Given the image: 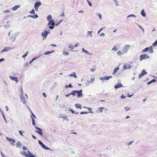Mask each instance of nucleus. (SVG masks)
Here are the masks:
<instances>
[{
    "label": "nucleus",
    "instance_id": "obj_46",
    "mask_svg": "<svg viewBox=\"0 0 157 157\" xmlns=\"http://www.w3.org/2000/svg\"><path fill=\"white\" fill-rule=\"evenodd\" d=\"M18 132L21 136H23L22 134V131L19 130L18 131Z\"/></svg>",
    "mask_w": 157,
    "mask_h": 157
},
{
    "label": "nucleus",
    "instance_id": "obj_58",
    "mask_svg": "<svg viewBox=\"0 0 157 157\" xmlns=\"http://www.w3.org/2000/svg\"><path fill=\"white\" fill-rule=\"evenodd\" d=\"M60 16H62V17H64V12H62L61 13V15Z\"/></svg>",
    "mask_w": 157,
    "mask_h": 157
},
{
    "label": "nucleus",
    "instance_id": "obj_9",
    "mask_svg": "<svg viewBox=\"0 0 157 157\" xmlns=\"http://www.w3.org/2000/svg\"><path fill=\"white\" fill-rule=\"evenodd\" d=\"M131 67V65L128 63L124 64L123 66V68L124 69H129Z\"/></svg>",
    "mask_w": 157,
    "mask_h": 157
},
{
    "label": "nucleus",
    "instance_id": "obj_32",
    "mask_svg": "<svg viewBox=\"0 0 157 157\" xmlns=\"http://www.w3.org/2000/svg\"><path fill=\"white\" fill-rule=\"evenodd\" d=\"M38 144L41 146H42L43 145H44V144L40 140H38Z\"/></svg>",
    "mask_w": 157,
    "mask_h": 157
},
{
    "label": "nucleus",
    "instance_id": "obj_53",
    "mask_svg": "<svg viewBox=\"0 0 157 157\" xmlns=\"http://www.w3.org/2000/svg\"><path fill=\"white\" fill-rule=\"evenodd\" d=\"M99 16V17L100 19H101V15L100 13H99L98 14Z\"/></svg>",
    "mask_w": 157,
    "mask_h": 157
},
{
    "label": "nucleus",
    "instance_id": "obj_18",
    "mask_svg": "<svg viewBox=\"0 0 157 157\" xmlns=\"http://www.w3.org/2000/svg\"><path fill=\"white\" fill-rule=\"evenodd\" d=\"M75 106L77 108L79 109H80L82 108L81 105L79 104H75Z\"/></svg>",
    "mask_w": 157,
    "mask_h": 157
},
{
    "label": "nucleus",
    "instance_id": "obj_33",
    "mask_svg": "<svg viewBox=\"0 0 157 157\" xmlns=\"http://www.w3.org/2000/svg\"><path fill=\"white\" fill-rule=\"evenodd\" d=\"M117 50V46H114L112 49V50L114 51H116Z\"/></svg>",
    "mask_w": 157,
    "mask_h": 157
},
{
    "label": "nucleus",
    "instance_id": "obj_54",
    "mask_svg": "<svg viewBox=\"0 0 157 157\" xmlns=\"http://www.w3.org/2000/svg\"><path fill=\"white\" fill-rule=\"evenodd\" d=\"M90 70L93 72H94L95 70V69L94 68H93L90 69Z\"/></svg>",
    "mask_w": 157,
    "mask_h": 157
},
{
    "label": "nucleus",
    "instance_id": "obj_60",
    "mask_svg": "<svg viewBox=\"0 0 157 157\" xmlns=\"http://www.w3.org/2000/svg\"><path fill=\"white\" fill-rule=\"evenodd\" d=\"M121 98H122H122H125V96H123V94H122V95L121 96Z\"/></svg>",
    "mask_w": 157,
    "mask_h": 157
},
{
    "label": "nucleus",
    "instance_id": "obj_34",
    "mask_svg": "<svg viewBox=\"0 0 157 157\" xmlns=\"http://www.w3.org/2000/svg\"><path fill=\"white\" fill-rule=\"evenodd\" d=\"M117 54L118 55L120 56L123 54V52L121 51H119L117 52Z\"/></svg>",
    "mask_w": 157,
    "mask_h": 157
},
{
    "label": "nucleus",
    "instance_id": "obj_12",
    "mask_svg": "<svg viewBox=\"0 0 157 157\" xmlns=\"http://www.w3.org/2000/svg\"><path fill=\"white\" fill-rule=\"evenodd\" d=\"M12 48L10 47H5L1 51V53H2L5 52H7L8 51H10V49H12Z\"/></svg>",
    "mask_w": 157,
    "mask_h": 157
},
{
    "label": "nucleus",
    "instance_id": "obj_4",
    "mask_svg": "<svg viewBox=\"0 0 157 157\" xmlns=\"http://www.w3.org/2000/svg\"><path fill=\"white\" fill-rule=\"evenodd\" d=\"M29 152H30L28 150L27 151V152L28 153V154H27L26 153V152L25 151H22L20 152V154L25 156V157H30V154L29 153Z\"/></svg>",
    "mask_w": 157,
    "mask_h": 157
},
{
    "label": "nucleus",
    "instance_id": "obj_29",
    "mask_svg": "<svg viewBox=\"0 0 157 157\" xmlns=\"http://www.w3.org/2000/svg\"><path fill=\"white\" fill-rule=\"evenodd\" d=\"M156 81V80L155 79H153L152 80H151L149 82H148L147 83V84H151L153 82H155Z\"/></svg>",
    "mask_w": 157,
    "mask_h": 157
},
{
    "label": "nucleus",
    "instance_id": "obj_41",
    "mask_svg": "<svg viewBox=\"0 0 157 157\" xmlns=\"http://www.w3.org/2000/svg\"><path fill=\"white\" fill-rule=\"evenodd\" d=\"M75 92H74V91H72V92L70 93V95H72L73 96H75Z\"/></svg>",
    "mask_w": 157,
    "mask_h": 157
},
{
    "label": "nucleus",
    "instance_id": "obj_49",
    "mask_svg": "<svg viewBox=\"0 0 157 157\" xmlns=\"http://www.w3.org/2000/svg\"><path fill=\"white\" fill-rule=\"evenodd\" d=\"M87 109L89 110L90 112V113H92V112L91 111L92 109L90 107H88L87 108Z\"/></svg>",
    "mask_w": 157,
    "mask_h": 157
},
{
    "label": "nucleus",
    "instance_id": "obj_47",
    "mask_svg": "<svg viewBox=\"0 0 157 157\" xmlns=\"http://www.w3.org/2000/svg\"><path fill=\"white\" fill-rule=\"evenodd\" d=\"M22 149L24 150H26L27 149L26 147L25 146H23L22 147Z\"/></svg>",
    "mask_w": 157,
    "mask_h": 157
},
{
    "label": "nucleus",
    "instance_id": "obj_44",
    "mask_svg": "<svg viewBox=\"0 0 157 157\" xmlns=\"http://www.w3.org/2000/svg\"><path fill=\"white\" fill-rule=\"evenodd\" d=\"M88 112H86V111H84V112H82L80 113V114H87L88 113Z\"/></svg>",
    "mask_w": 157,
    "mask_h": 157
},
{
    "label": "nucleus",
    "instance_id": "obj_27",
    "mask_svg": "<svg viewBox=\"0 0 157 157\" xmlns=\"http://www.w3.org/2000/svg\"><path fill=\"white\" fill-rule=\"evenodd\" d=\"M82 51L83 52L85 53L89 54V53H88V52L87 50H85L84 48H82Z\"/></svg>",
    "mask_w": 157,
    "mask_h": 157
},
{
    "label": "nucleus",
    "instance_id": "obj_7",
    "mask_svg": "<svg viewBox=\"0 0 157 157\" xmlns=\"http://www.w3.org/2000/svg\"><path fill=\"white\" fill-rule=\"evenodd\" d=\"M41 4V3L40 2H36L35 4L34 8L36 11H38V8Z\"/></svg>",
    "mask_w": 157,
    "mask_h": 157
},
{
    "label": "nucleus",
    "instance_id": "obj_14",
    "mask_svg": "<svg viewBox=\"0 0 157 157\" xmlns=\"http://www.w3.org/2000/svg\"><path fill=\"white\" fill-rule=\"evenodd\" d=\"M21 101L23 104H25L26 103L25 98L22 95L21 96Z\"/></svg>",
    "mask_w": 157,
    "mask_h": 157
},
{
    "label": "nucleus",
    "instance_id": "obj_45",
    "mask_svg": "<svg viewBox=\"0 0 157 157\" xmlns=\"http://www.w3.org/2000/svg\"><path fill=\"white\" fill-rule=\"evenodd\" d=\"M32 124H33L34 125H35V120L33 118H32Z\"/></svg>",
    "mask_w": 157,
    "mask_h": 157
},
{
    "label": "nucleus",
    "instance_id": "obj_42",
    "mask_svg": "<svg viewBox=\"0 0 157 157\" xmlns=\"http://www.w3.org/2000/svg\"><path fill=\"white\" fill-rule=\"evenodd\" d=\"M28 52H28V51L27 52H26V53L25 54H24V55L22 56V57L23 58H25V57L27 56V54H28Z\"/></svg>",
    "mask_w": 157,
    "mask_h": 157
},
{
    "label": "nucleus",
    "instance_id": "obj_5",
    "mask_svg": "<svg viewBox=\"0 0 157 157\" xmlns=\"http://www.w3.org/2000/svg\"><path fill=\"white\" fill-rule=\"evenodd\" d=\"M130 47V46L128 45H126L123 49V52L124 53H126L129 50Z\"/></svg>",
    "mask_w": 157,
    "mask_h": 157
},
{
    "label": "nucleus",
    "instance_id": "obj_28",
    "mask_svg": "<svg viewBox=\"0 0 157 157\" xmlns=\"http://www.w3.org/2000/svg\"><path fill=\"white\" fill-rule=\"evenodd\" d=\"M112 76H107L105 77V80H108L110 78H112Z\"/></svg>",
    "mask_w": 157,
    "mask_h": 157
},
{
    "label": "nucleus",
    "instance_id": "obj_21",
    "mask_svg": "<svg viewBox=\"0 0 157 157\" xmlns=\"http://www.w3.org/2000/svg\"><path fill=\"white\" fill-rule=\"evenodd\" d=\"M119 69V67H117L114 70V71L113 72V74L114 75L117 72L118 70Z\"/></svg>",
    "mask_w": 157,
    "mask_h": 157
},
{
    "label": "nucleus",
    "instance_id": "obj_26",
    "mask_svg": "<svg viewBox=\"0 0 157 157\" xmlns=\"http://www.w3.org/2000/svg\"><path fill=\"white\" fill-rule=\"evenodd\" d=\"M104 108V107L99 108L98 109V110L99 112L101 113L103 109Z\"/></svg>",
    "mask_w": 157,
    "mask_h": 157
},
{
    "label": "nucleus",
    "instance_id": "obj_23",
    "mask_svg": "<svg viewBox=\"0 0 157 157\" xmlns=\"http://www.w3.org/2000/svg\"><path fill=\"white\" fill-rule=\"evenodd\" d=\"M141 14L144 17H145L146 16V15L145 12L144 10H141Z\"/></svg>",
    "mask_w": 157,
    "mask_h": 157
},
{
    "label": "nucleus",
    "instance_id": "obj_56",
    "mask_svg": "<svg viewBox=\"0 0 157 157\" xmlns=\"http://www.w3.org/2000/svg\"><path fill=\"white\" fill-rule=\"evenodd\" d=\"M105 35V34L103 33H102L100 34V36H104Z\"/></svg>",
    "mask_w": 157,
    "mask_h": 157
},
{
    "label": "nucleus",
    "instance_id": "obj_2",
    "mask_svg": "<svg viewBox=\"0 0 157 157\" xmlns=\"http://www.w3.org/2000/svg\"><path fill=\"white\" fill-rule=\"evenodd\" d=\"M150 57L146 54L141 55L140 57V60L142 61L143 59H146L149 58Z\"/></svg>",
    "mask_w": 157,
    "mask_h": 157
},
{
    "label": "nucleus",
    "instance_id": "obj_43",
    "mask_svg": "<svg viewBox=\"0 0 157 157\" xmlns=\"http://www.w3.org/2000/svg\"><path fill=\"white\" fill-rule=\"evenodd\" d=\"M125 109L126 110V111H128L130 109V108L129 107H128V106H126L125 108Z\"/></svg>",
    "mask_w": 157,
    "mask_h": 157
},
{
    "label": "nucleus",
    "instance_id": "obj_55",
    "mask_svg": "<svg viewBox=\"0 0 157 157\" xmlns=\"http://www.w3.org/2000/svg\"><path fill=\"white\" fill-rule=\"evenodd\" d=\"M100 79L101 80H105V77H101L100 78Z\"/></svg>",
    "mask_w": 157,
    "mask_h": 157
},
{
    "label": "nucleus",
    "instance_id": "obj_50",
    "mask_svg": "<svg viewBox=\"0 0 157 157\" xmlns=\"http://www.w3.org/2000/svg\"><path fill=\"white\" fill-rule=\"evenodd\" d=\"M87 1L88 2V3H89V6H92L91 3L89 1V0H87Z\"/></svg>",
    "mask_w": 157,
    "mask_h": 157
},
{
    "label": "nucleus",
    "instance_id": "obj_57",
    "mask_svg": "<svg viewBox=\"0 0 157 157\" xmlns=\"http://www.w3.org/2000/svg\"><path fill=\"white\" fill-rule=\"evenodd\" d=\"M134 141L133 140L132 141H130L128 144V145H130L131 144H132V143Z\"/></svg>",
    "mask_w": 157,
    "mask_h": 157
},
{
    "label": "nucleus",
    "instance_id": "obj_40",
    "mask_svg": "<svg viewBox=\"0 0 157 157\" xmlns=\"http://www.w3.org/2000/svg\"><path fill=\"white\" fill-rule=\"evenodd\" d=\"M29 153L30 154V157H36L32 153L30 152H29Z\"/></svg>",
    "mask_w": 157,
    "mask_h": 157
},
{
    "label": "nucleus",
    "instance_id": "obj_51",
    "mask_svg": "<svg viewBox=\"0 0 157 157\" xmlns=\"http://www.w3.org/2000/svg\"><path fill=\"white\" fill-rule=\"evenodd\" d=\"M1 155L2 156V157H5V156L3 154L2 152V151H1Z\"/></svg>",
    "mask_w": 157,
    "mask_h": 157
},
{
    "label": "nucleus",
    "instance_id": "obj_10",
    "mask_svg": "<svg viewBox=\"0 0 157 157\" xmlns=\"http://www.w3.org/2000/svg\"><path fill=\"white\" fill-rule=\"evenodd\" d=\"M37 130L35 131V132L38 133L41 136H43L42 130L40 128H36Z\"/></svg>",
    "mask_w": 157,
    "mask_h": 157
},
{
    "label": "nucleus",
    "instance_id": "obj_20",
    "mask_svg": "<svg viewBox=\"0 0 157 157\" xmlns=\"http://www.w3.org/2000/svg\"><path fill=\"white\" fill-rule=\"evenodd\" d=\"M149 48V52L150 53H152L153 52V47L152 46H150Z\"/></svg>",
    "mask_w": 157,
    "mask_h": 157
},
{
    "label": "nucleus",
    "instance_id": "obj_15",
    "mask_svg": "<svg viewBox=\"0 0 157 157\" xmlns=\"http://www.w3.org/2000/svg\"><path fill=\"white\" fill-rule=\"evenodd\" d=\"M10 78L12 80L15 81L16 82H18L17 78V77H13L12 76H10Z\"/></svg>",
    "mask_w": 157,
    "mask_h": 157
},
{
    "label": "nucleus",
    "instance_id": "obj_3",
    "mask_svg": "<svg viewBox=\"0 0 157 157\" xmlns=\"http://www.w3.org/2000/svg\"><path fill=\"white\" fill-rule=\"evenodd\" d=\"M48 25L49 26V28L50 29H52L54 28V25H55V23L53 21L51 20L49 21L48 23Z\"/></svg>",
    "mask_w": 157,
    "mask_h": 157
},
{
    "label": "nucleus",
    "instance_id": "obj_36",
    "mask_svg": "<svg viewBox=\"0 0 157 157\" xmlns=\"http://www.w3.org/2000/svg\"><path fill=\"white\" fill-rule=\"evenodd\" d=\"M157 45V40L155 41L153 44L152 45L154 47H155Z\"/></svg>",
    "mask_w": 157,
    "mask_h": 157
},
{
    "label": "nucleus",
    "instance_id": "obj_59",
    "mask_svg": "<svg viewBox=\"0 0 157 157\" xmlns=\"http://www.w3.org/2000/svg\"><path fill=\"white\" fill-rule=\"evenodd\" d=\"M130 16H132V17H136V16L134 15V14H131V15H129L128 16V17H130Z\"/></svg>",
    "mask_w": 157,
    "mask_h": 157
},
{
    "label": "nucleus",
    "instance_id": "obj_39",
    "mask_svg": "<svg viewBox=\"0 0 157 157\" xmlns=\"http://www.w3.org/2000/svg\"><path fill=\"white\" fill-rule=\"evenodd\" d=\"M30 13L31 14H34L35 13V12L34 9H33L30 12Z\"/></svg>",
    "mask_w": 157,
    "mask_h": 157
},
{
    "label": "nucleus",
    "instance_id": "obj_16",
    "mask_svg": "<svg viewBox=\"0 0 157 157\" xmlns=\"http://www.w3.org/2000/svg\"><path fill=\"white\" fill-rule=\"evenodd\" d=\"M16 146L17 148H21L22 146V145L21 142L18 141H17L16 144Z\"/></svg>",
    "mask_w": 157,
    "mask_h": 157
},
{
    "label": "nucleus",
    "instance_id": "obj_62",
    "mask_svg": "<svg viewBox=\"0 0 157 157\" xmlns=\"http://www.w3.org/2000/svg\"><path fill=\"white\" fill-rule=\"evenodd\" d=\"M31 111V114L33 116L34 118H36V117H35V116L32 113V112Z\"/></svg>",
    "mask_w": 157,
    "mask_h": 157
},
{
    "label": "nucleus",
    "instance_id": "obj_22",
    "mask_svg": "<svg viewBox=\"0 0 157 157\" xmlns=\"http://www.w3.org/2000/svg\"><path fill=\"white\" fill-rule=\"evenodd\" d=\"M69 76L70 77H73L75 78H77V76L76 75V73L74 72L72 74L69 75Z\"/></svg>",
    "mask_w": 157,
    "mask_h": 157
},
{
    "label": "nucleus",
    "instance_id": "obj_13",
    "mask_svg": "<svg viewBox=\"0 0 157 157\" xmlns=\"http://www.w3.org/2000/svg\"><path fill=\"white\" fill-rule=\"evenodd\" d=\"M49 33L47 30H45L43 33H42V35L44 37V38H45L47 36V35Z\"/></svg>",
    "mask_w": 157,
    "mask_h": 157
},
{
    "label": "nucleus",
    "instance_id": "obj_64",
    "mask_svg": "<svg viewBox=\"0 0 157 157\" xmlns=\"http://www.w3.org/2000/svg\"><path fill=\"white\" fill-rule=\"evenodd\" d=\"M43 95L45 98H46V95L45 93H43Z\"/></svg>",
    "mask_w": 157,
    "mask_h": 157
},
{
    "label": "nucleus",
    "instance_id": "obj_31",
    "mask_svg": "<svg viewBox=\"0 0 157 157\" xmlns=\"http://www.w3.org/2000/svg\"><path fill=\"white\" fill-rule=\"evenodd\" d=\"M54 50H53V51H51V52H46L45 53H44V54L45 55H47L48 54H49L51 53H52V52H54Z\"/></svg>",
    "mask_w": 157,
    "mask_h": 157
},
{
    "label": "nucleus",
    "instance_id": "obj_35",
    "mask_svg": "<svg viewBox=\"0 0 157 157\" xmlns=\"http://www.w3.org/2000/svg\"><path fill=\"white\" fill-rule=\"evenodd\" d=\"M73 86L71 84H70L68 85H66L65 86L66 88H67L68 87L71 88Z\"/></svg>",
    "mask_w": 157,
    "mask_h": 157
},
{
    "label": "nucleus",
    "instance_id": "obj_38",
    "mask_svg": "<svg viewBox=\"0 0 157 157\" xmlns=\"http://www.w3.org/2000/svg\"><path fill=\"white\" fill-rule=\"evenodd\" d=\"M75 47L74 46H73L72 44H70L69 46V48L72 49H73Z\"/></svg>",
    "mask_w": 157,
    "mask_h": 157
},
{
    "label": "nucleus",
    "instance_id": "obj_48",
    "mask_svg": "<svg viewBox=\"0 0 157 157\" xmlns=\"http://www.w3.org/2000/svg\"><path fill=\"white\" fill-rule=\"evenodd\" d=\"M63 54L64 55H66V56H68L69 55V53L67 52H63Z\"/></svg>",
    "mask_w": 157,
    "mask_h": 157
},
{
    "label": "nucleus",
    "instance_id": "obj_1",
    "mask_svg": "<svg viewBox=\"0 0 157 157\" xmlns=\"http://www.w3.org/2000/svg\"><path fill=\"white\" fill-rule=\"evenodd\" d=\"M82 90H80L79 91L74 90V92H75L77 94V96L78 98L82 97L83 94H82Z\"/></svg>",
    "mask_w": 157,
    "mask_h": 157
},
{
    "label": "nucleus",
    "instance_id": "obj_11",
    "mask_svg": "<svg viewBox=\"0 0 157 157\" xmlns=\"http://www.w3.org/2000/svg\"><path fill=\"white\" fill-rule=\"evenodd\" d=\"M123 85L120 83H117L114 86V88L117 89L119 88L123 87Z\"/></svg>",
    "mask_w": 157,
    "mask_h": 157
},
{
    "label": "nucleus",
    "instance_id": "obj_8",
    "mask_svg": "<svg viewBox=\"0 0 157 157\" xmlns=\"http://www.w3.org/2000/svg\"><path fill=\"white\" fill-rule=\"evenodd\" d=\"M147 74V72L145 70H143L141 72V73L140 74H139L138 78H141L145 74Z\"/></svg>",
    "mask_w": 157,
    "mask_h": 157
},
{
    "label": "nucleus",
    "instance_id": "obj_17",
    "mask_svg": "<svg viewBox=\"0 0 157 157\" xmlns=\"http://www.w3.org/2000/svg\"><path fill=\"white\" fill-rule=\"evenodd\" d=\"M20 7V5H16L14 6H13L12 9V10H17V8H19Z\"/></svg>",
    "mask_w": 157,
    "mask_h": 157
},
{
    "label": "nucleus",
    "instance_id": "obj_61",
    "mask_svg": "<svg viewBox=\"0 0 157 157\" xmlns=\"http://www.w3.org/2000/svg\"><path fill=\"white\" fill-rule=\"evenodd\" d=\"M32 136L34 139H36V137L35 136H34L33 135H32Z\"/></svg>",
    "mask_w": 157,
    "mask_h": 157
},
{
    "label": "nucleus",
    "instance_id": "obj_6",
    "mask_svg": "<svg viewBox=\"0 0 157 157\" xmlns=\"http://www.w3.org/2000/svg\"><path fill=\"white\" fill-rule=\"evenodd\" d=\"M6 139L8 141H9L10 142H12L13 143H11V144H12L13 145H15V144H14L16 142L15 140H14L12 138H9L8 137H6Z\"/></svg>",
    "mask_w": 157,
    "mask_h": 157
},
{
    "label": "nucleus",
    "instance_id": "obj_52",
    "mask_svg": "<svg viewBox=\"0 0 157 157\" xmlns=\"http://www.w3.org/2000/svg\"><path fill=\"white\" fill-rule=\"evenodd\" d=\"M79 43H76L75 44V45L74 46V47H76L78 46L79 45Z\"/></svg>",
    "mask_w": 157,
    "mask_h": 157
},
{
    "label": "nucleus",
    "instance_id": "obj_19",
    "mask_svg": "<svg viewBox=\"0 0 157 157\" xmlns=\"http://www.w3.org/2000/svg\"><path fill=\"white\" fill-rule=\"evenodd\" d=\"M44 149L46 150H51V149L47 146H46L45 144H44L42 146H41Z\"/></svg>",
    "mask_w": 157,
    "mask_h": 157
},
{
    "label": "nucleus",
    "instance_id": "obj_30",
    "mask_svg": "<svg viewBox=\"0 0 157 157\" xmlns=\"http://www.w3.org/2000/svg\"><path fill=\"white\" fill-rule=\"evenodd\" d=\"M149 50L148 47H147L145 48L144 49H143L142 50L143 52H146L147 51Z\"/></svg>",
    "mask_w": 157,
    "mask_h": 157
},
{
    "label": "nucleus",
    "instance_id": "obj_37",
    "mask_svg": "<svg viewBox=\"0 0 157 157\" xmlns=\"http://www.w3.org/2000/svg\"><path fill=\"white\" fill-rule=\"evenodd\" d=\"M94 78H91V79L90 80V81H89V82H90V83H92L94 81Z\"/></svg>",
    "mask_w": 157,
    "mask_h": 157
},
{
    "label": "nucleus",
    "instance_id": "obj_24",
    "mask_svg": "<svg viewBox=\"0 0 157 157\" xmlns=\"http://www.w3.org/2000/svg\"><path fill=\"white\" fill-rule=\"evenodd\" d=\"M28 16L32 17L33 18H36L38 17V16L36 14L33 15H29Z\"/></svg>",
    "mask_w": 157,
    "mask_h": 157
},
{
    "label": "nucleus",
    "instance_id": "obj_63",
    "mask_svg": "<svg viewBox=\"0 0 157 157\" xmlns=\"http://www.w3.org/2000/svg\"><path fill=\"white\" fill-rule=\"evenodd\" d=\"M5 60V59H3V58H2L1 59H0V62H2V61L4 60Z\"/></svg>",
    "mask_w": 157,
    "mask_h": 157
},
{
    "label": "nucleus",
    "instance_id": "obj_25",
    "mask_svg": "<svg viewBox=\"0 0 157 157\" xmlns=\"http://www.w3.org/2000/svg\"><path fill=\"white\" fill-rule=\"evenodd\" d=\"M52 18V17L51 15H48L47 17V20L48 21H50Z\"/></svg>",
    "mask_w": 157,
    "mask_h": 157
}]
</instances>
